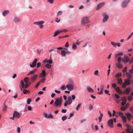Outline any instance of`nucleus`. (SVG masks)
I'll use <instances>...</instances> for the list:
<instances>
[{
	"instance_id": "nucleus-1",
	"label": "nucleus",
	"mask_w": 133,
	"mask_h": 133,
	"mask_svg": "<svg viewBox=\"0 0 133 133\" xmlns=\"http://www.w3.org/2000/svg\"><path fill=\"white\" fill-rule=\"evenodd\" d=\"M90 20L89 18L88 17H83L81 21V23L83 25H85L89 23Z\"/></svg>"
},
{
	"instance_id": "nucleus-2",
	"label": "nucleus",
	"mask_w": 133,
	"mask_h": 133,
	"mask_svg": "<svg viewBox=\"0 0 133 133\" xmlns=\"http://www.w3.org/2000/svg\"><path fill=\"white\" fill-rule=\"evenodd\" d=\"M111 85L112 87L114 88L118 93L121 94H123V92L117 86L116 84L113 83Z\"/></svg>"
},
{
	"instance_id": "nucleus-3",
	"label": "nucleus",
	"mask_w": 133,
	"mask_h": 133,
	"mask_svg": "<svg viewBox=\"0 0 133 133\" xmlns=\"http://www.w3.org/2000/svg\"><path fill=\"white\" fill-rule=\"evenodd\" d=\"M55 99L56 100L54 104L56 105V107L58 106L61 107V104L62 103V100L61 99L59 98H56Z\"/></svg>"
},
{
	"instance_id": "nucleus-4",
	"label": "nucleus",
	"mask_w": 133,
	"mask_h": 133,
	"mask_svg": "<svg viewBox=\"0 0 133 133\" xmlns=\"http://www.w3.org/2000/svg\"><path fill=\"white\" fill-rule=\"evenodd\" d=\"M130 2V0H124L122 2L121 6L123 8L127 7L128 4Z\"/></svg>"
},
{
	"instance_id": "nucleus-5",
	"label": "nucleus",
	"mask_w": 133,
	"mask_h": 133,
	"mask_svg": "<svg viewBox=\"0 0 133 133\" xmlns=\"http://www.w3.org/2000/svg\"><path fill=\"white\" fill-rule=\"evenodd\" d=\"M38 76L37 74H34L32 76H31L30 79V81L31 82L33 83L35 81L37 80Z\"/></svg>"
},
{
	"instance_id": "nucleus-6",
	"label": "nucleus",
	"mask_w": 133,
	"mask_h": 133,
	"mask_svg": "<svg viewBox=\"0 0 133 133\" xmlns=\"http://www.w3.org/2000/svg\"><path fill=\"white\" fill-rule=\"evenodd\" d=\"M46 75L45 70L44 69L43 70H42L41 72L39 74V78H45Z\"/></svg>"
},
{
	"instance_id": "nucleus-7",
	"label": "nucleus",
	"mask_w": 133,
	"mask_h": 133,
	"mask_svg": "<svg viewBox=\"0 0 133 133\" xmlns=\"http://www.w3.org/2000/svg\"><path fill=\"white\" fill-rule=\"evenodd\" d=\"M103 22L104 23L107 21L109 18V16L105 13H103Z\"/></svg>"
},
{
	"instance_id": "nucleus-8",
	"label": "nucleus",
	"mask_w": 133,
	"mask_h": 133,
	"mask_svg": "<svg viewBox=\"0 0 133 133\" xmlns=\"http://www.w3.org/2000/svg\"><path fill=\"white\" fill-rule=\"evenodd\" d=\"M123 54L122 52H120L119 53L117 54L116 55V57H118L117 60L118 61V62H121V56H122Z\"/></svg>"
},
{
	"instance_id": "nucleus-9",
	"label": "nucleus",
	"mask_w": 133,
	"mask_h": 133,
	"mask_svg": "<svg viewBox=\"0 0 133 133\" xmlns=\"http://www.w3.org/2000/svg\"><path fill=\"white\" fill-rule=\"evenodd\" d=\"M66 87L68 88V90H72L74 89V85L71 84H68L66 85Z\"/></svg>"
},
{
	"instance_id": "nucleus-10",
	"label": "nucleus",
	"mask_w": 133,
	"mask_h": 133,
	"mask_svg": "<svg viewBox=\"0 0 133 133\" xmlns=\"http://www.w3.org/2000/svg\"><path fill=\"white\" fill-rule=\"evenodd\" d=\"M113 119L111 118L108 121V125L111 128H113Z\"/></svg>"
},
{
	"instance_id": "nucleus-11",
	"label": "nucleus",
	"mask_w": 133,
	"mask_h": 133,
	"mask_svg": "<svg viewBox=\"0 0 133 133\" xmlns=\"http://www.w3.org/2000/svg\"><path fill=\"white\" fill-rule=\"evenodd\" d=\"M105 3L104 2L98 4L96 8V10H98L100 9L101 8L103 7V6L104 5Z\"/></svg>"
},
{
	"instance_id": "nucleus-12",
	"label": "nucleus",
	"mask_w": 133,
	"mask_h": 133,
	"mask_svg": "<svg viewBox=\"0 0 133 133\" xmlns=\"http://www.w3.org/2000/svg\"><path fill=\"white\" fill-rule=\"evenodd\" d=\"M38 61L37 59H34V61L33 62L32 64H30V67L33 68L35 66L36 64V63Z\"/></svg>"
},
{
	"instance_id": "nucleus-13",
	"label": "nucleus",
	"mask_w": 133,
	"mask_h": 133,
	"mask_svg": "<svg viewBox=\"0 0 133 133\" xmlns=\"http://www.w3.org/2000/svg\"><path fill=\"white\" fill-rule=\"evenodd\" d=\"M44 115L45 117L49 118H52L54 116L51 113L48 115L47 114L44 113Z\"/></svg>"
},
{
	"instance_id": "nucleus-14",
	"label": "nucleus",
	"mask_w": 133,
	"mask_h": 133,
	"mask_svg": "<svg viewBox=\"0 0 133 133\" xmlns=\"http://www.w3.org/2000/svg\"><path fill=\"white\" fill-rule=\"evenodd\" d=\"M104 88V86L103 85H101L100 86V92H98L97 94H98L101 95L103 94V90Z\"/></svg>"
},
{
	"instance_id": "nucleus-15",
	"label": "nucleus",
	"mask_w": 133,
	"mask_h": 133,
	"mask_svg": "<svg viewBox=\"0 0 133 133\" xmlns=\"http://www.w3.org/2000/svg\"><path fill=\"white\" fill-rule=\"evenodd\" d=\"M110 43L114 47H116L117 45L118 47H120L121 46V44L119 43H116L113 42L111 41Z\"/></svg>"
},
{
	"instance_id": "nucleus-16",
	"label": "nucleus",
	"mask_w": 133,
	"mask_h": 133,
	"mask_svg": "<svg viewBox=\"0 0 133 133\" xmlns=\"http://www.w3.org/2000/svg\"><path fill=\"white\" fill-rule=\"evenodd\" d=\"M124 59L122 60L124 62H128L130 60L129 57L125 55L124 56Z\"/></svg>"
},
{
	"instance_id": "nucleus-17",
	"label": "nucleus",
	"mask_w": 133,
	"mask_h": 133,
	"mask_svg": "<svg viewBox=\"0 0 133 133\" xmlns=\"http://www.w3.org/2000/svg\"><path fill=\"white\" fill-rule=\"evenodd\" d=\"M45 23V22L43 21H41L39 22H35L34 23L35 24L41 25Z\"/></svg>"
},
{
	"instance_id": "nucleus-18",
	"label": "nucleus",
	"mask_w": 133,
	"mask_h": 133,
	"mask_svg": "<svg viewBox=\"0 0 133 133\" xmlns=\"http://www.w3.org/2000/svg\"><path fill=\"white\" fill-rule=\"evenodd\" d=\"M9 13V11L7 10H5L2 12V14L3 16H5Z\"/></svg>"
},
{
	"instance_id": "nucleus-19",
	"label": "nucleus",
	"mask_w": 133,
	"mask_h": 133,
	"mask_svg": "<svg viewBox=\"0 0 133 133\" xmlns=\"http://www.w3.org/2000/svg\"><path fill=\"white\" fill-rule=\"evenodd\" d=\"M130 79H129L128 78H126L124 80V82L127 84V85H130L131 84Z\"/></svg>"
},
{
	"instance_id": "nucleus-20",
	"label": "nucleus",
	"mask_w": 133,
	"mask_h": 133,
	"mask_svg": "<svg viewBox=\"0 0 133 133\" xmlns=\"http://www.w3.org/2000/svg\"><path fill=\"white\" fill-rule=\"evenodd\" d=\"M15 114V117L17 118H19L20 116V114L16 111H15L14 113Z\"/></svg>"
},
{
	"instance_id": "nucleus-21",
	"label": "nucleus",
	"mask_w": 133,
	"mask_h": 133,
	"mask_svg": "<svg viewBox=\"0 0 133 133\" xmlns=\"http://www.w3.org/2000/svg\"><path fill=\"white\" fill-rule=\"evenodd\" d=\"M66 101H68V104L70 105L72 102L71 97V96H69L67 100Z\"/></svg>"
},
{
	"instance_id": "nucleus-22",
	"label": "nucleus",
	"mask_w": 133,
	"mask_h": 133,
	"mask_svg": "<svg viewBox=\"0 0 133 133\" xmlns=\"http://www.w3.org/2000/svg\"><path fill=\"white\" fill-rule=\"evenodd\" d=\"M127 77V78L131 79L132 77V75L129 72H127L126 73Z\"/></svg>"
},
{
	"instance_id": "nucleus-23",
	"label": "nucleus",
	"mask_w": 133,
	"mask_h": 133,
	"mask_svg": "<svg viewBox=\"0 0 133 133\" xmlns=\"http://www.w3.org/2000/svg\"><path fill=\"white\" fill-rule=\"evenodd\" d=\"M116 65L117 67L121 69L123 67L122 64L121 63V62H118L116 64Z\"/></svg>"
},
{
	"instance_id": "nucleus-24",
	"label": "nucleus",
	"mask_w": 133,
	"mask_h": 133,
	"mask_svg": "<svg viewBox=\"0 0 133 133\" xmlns=\"http://www.w3.org/2000/svg\"><path fill=\"white\" fill-rule=\"evenodd\" d=\"M14 21L15 22L18 23L20 22L21 20L19 18L17 17H14Z\"/></svg>"
},
{
	"instance_id": "nucleus-25",
	"label": "nucleus",
	"mask_w": 133,
	"mask_h": 133,
	"mask_svg": "<svg viewBox=\"0 0 133 133\" xmlns=\"http://www.w3.org/2000/svg\"><path fill=\"white\" fill-rule=\"evenodd\" d=\"M131 89L129 87L127 88L125 90V92L127 94H129L130 91Z\"/></svg>"
},
{
	"instance_id": "nucleus-26",
	"label": "nucleus",
	"mask_w": 133,
	"mask_h": 133,
	"mask_svg": "<svg viewBox=\"0 0 133 133\" xmlns=\"http://www.w3.org/2000/svg\"><path fill=\"white\" fill-rule=\"evenodd\" d=\"M87 90L88 92H94L93 89L89 87H88L87 88Z\"/></svg>"
},
{
	"instance_id": "nucleus-27",
	"label": "nucleus",
	"mask_w": 133,
	"mask_h": 133,
	"mask_svg": "<svg viewBox=\"0 0 133 133\" xmlns=\"http://www.w3.org/2000/svg\"><path fill=\"white\" fill-rule=\"evenodd\" d=\"M3 105V107L2 108V110L4 112L6 110L7 107L5 103H4Z\"/></svg>"
},
{
	"instance_id": "nucleus-28",
	"label": "nucleus",
	"mask_w": 133,
	"mask_h": 133,
	"mask_svg": "<svg viewBox=\"0 0 133 133\" xmlns=\"http://www.w3.org/2000/svg\"><path fill=\"white\" fill-rule=\"evenodd\" d=\"M30 80V79L28 77H26L24 79V81L25 83H28Z\"/></svg>"
},
{
	"instance_id": "nucleus-29",
	"label": "nucleus",
	"mask_w": 133,
	"mask_h": 133,
	"mask_svg": "<svg viewBox=\"0 0 133 133\" xmlns=\"http://www.w3.org/2000/svg\"><path fill=\"white\" fill-rule=\"evenodd\" d=\"M127 118L128 120H130L131 118V115L129 113H127L126 114Z\"/></svg>"
},
{
	"instance_id": "nucleus-30",
	"label": "nucleus",
	"mask_w": 133,
	"mask_h": 133,
	"mask_svg": "<svg viewBox=\"0 0 133 133\" xmlns=\"http://www.w3.org/2000/svg\"><path fill=\"white\" fill-rule=\"evenodd\" d=\"M31 84V83L30 82L25 83V89H26L28 88Z\"/></svg>"
},
{
	"instance_id": "nucleus-31",
	"label": "nucleus",
	"mask_w": 133,
	"mask_h": 133,
	"mask_svg": "<svg viewBox=\"0 0 133 133\" xmlns=\"http://www.w3.org/2000/svg\"><path fill=\"white\" fill-rule=\"evenodd\" d=\"M60 33V32L59 31H55L54 33V35H53V37H55L58 34Z\"/></svg>"
},
{
	"instance_id": "nucleus-32",
	"label": "nucleus",
	"mask_w": 133,
	"mask_h": 133,
	"mask_svg": "<svg viewBox=\"0 0 133 133\" xmlns=\"http://www.w3.org/2000/svg\"><path fill=\"white\" fill-rule=\"evenodd\" d=\"M117 80L118 81V83L119 84H121L122 83V79L120 78H118Z\"/></svg>"
},
{
	"instance_id": "nucleus-33",
	"label": "nucleus",
	"mask_w": 133,
	"mask_h": 133,
	"mask_svg": "<svg viewBox=\"0 0 133 133\" xmlns=\"http://www.w3.org/2000/svg\"><path fill=\"white\" fill-rule=\"evenodd\" d=\"M118 115L122 119L125 117L123 115V114L122 113L120 112H119Z\"/></svg>"
},
{
	"instance_id": "nucleus-34",
	"label": "nucleus",
	"mask_w": 133,
	"mask_h": 133,
	"mask_svg": "<svg viewBox=\"0 0 133 133\" xmlns=\"http://www.w3.org/2000/svg\"><path fill=\"white\" fill-rule=\"evenodd\" d=\"M121 101L122 102H126L127 101V99L125 97H123L121 98Z\"/></svg>"
},
{
	"instance_id": "nucleus-35",
	"label": "nucleus",
	"mask_w": 133,
	"mask_h": 133,
	"mask_svg": "<svg viewBox=\"0 0 133 133\" xmlns=\"http://www.w3.org/2000/svg\"><path fill=\"white\" fill-rule=\"evenodd\" d=\"M61 53L63 56H65L66 55L65 50H62L61 51Z\"/></svg>"
},
{
	"instance_id": "nucleus-36",
	"label": "nucleus",
	"mask_w": 133,
	"mask_h": 133,
	"mask_svg": "<svg viewBox=\"0 0 133 133\" xmlns=\"http://www.w3.org/2000/svg\"><path fill=\"white\" fill-rule=\"evenodd\" d=\"M46 67L48 69H49L51 68V65L48 63H47L45 65Z\"/></svg>"
},
{
	"instance_id": "nucleus-37",
	"label": "nucleus",
	"mask_w": 133,
	"mask_h": 133,
	"mask_svg": "<svg viewBox=\"0 0 133 133\" xmlns=\"http://www.w3.org/2000/svg\"><path fill=\"white\" fill-rule=\"evenodd\" d=\"M93 106L92 105H91V104H89V109L90 110H92L93 108Z\"/></svg>"
},
{
	"instance_id": "nucleus-38",
	"label": "nucleus",
	"mask_w": 133,
	"mask_h": 133,
	"mask_svg": "<svg viewBox=\"0 0 133 133\" xmlns=\"http://www.w3.org/2000/svg\"><path fill=\"white\" fill-rule=\"evenodd\" d=\"M121 74L120 72H119L115 76V77L116 78H117L118 77H121Z\"/></svg>"
},
{
	"instance_id": "nucleus-39",
	"label": "nucleus",
	"mask_w": 133,
	"mask_h": 133,
	"mask_svg": "<svg viewBox=\"0 0 133 133\" xmlns=\"http://www.w3.org/2000/svg\"><path fill=\"white\" fill-rule=\"evenodd\" d=\"M67 118V117L66 116H63L62 117L61 119L63 121H64L65 120H66Z\"/></svg>"
},
{
	"instance_id": "nucleus-40",
	"label": "nucleus",
	"mask_w": 133,
	"mask_h": 133,
	"mask_svg": "<svg viewBox=\"0 0 133 133\" xmlns=\"http://www.w3.org/2000/svg\"><path fill=\"white\" fill-rule=\"evenodd\" d=\"M46 81V79L45 78H43V79L40 80L39 82L42 83H44Z\"/></svg>"
},
{
	"instance_id": "nucleus-41",
	"label": "nucleus",
	"mask_w": 133,
	"mask_h": 133,
	"mask_svg": "<svg viewBox=\"0 0 133 133\" xmlns=\"http://www.w3.org/2000/svg\"><path fill=\"white\" fill-rule=\"evenodd\" d=\"M66 88H67L66 87H66L64 85H63L62 87H61L60 88V89L61 90H64Z\"/></svg>"
},
{
	"instance_id": "nucleus-42",
	"label": "nucleus",
	"mask_w": 133,
	"mask_h": 133,
	"mask_svg": "<svg viewBox=\"0 0 133 133\" xmlns=\"http://www.w3.org/2000/svg\"><path fill=\"white\" fill-rule=\"evenodd\" d=\"M81 105H82V104L81 103L79 104L76 108V110H78Z\"/></svg>"
},
{
	"instance_id": "nucleus-43",
	"label": "nucleus",
	"mask_w": 133,
	"mask_h": 133,
	"mask_svg": "<svg viewBox=\"0 0 133 133\" xmlns=\"http://www.w3.org/2000/svg\"><path fill=\"white\" fill-rule=\"evenodd\" d=\"M69 37V36L68 35H66L64 36H60L59 37V39L62 38H66L67 37Z\"/></svg>"
},
{
	"instance_id": "nucleus-44",
	"label": "nucleus",
	"mask_w": 133,
	"mask_h": 133,
	"mask_svg": "<svg viewBox=\"0 0 133 133\" xmlns=\"http://www.w3.org/2000/svg\"><path fill=\"white\" fill-rule=\"evenodd\" d=\"M64 49L66 50H65L66 54H69L70 53V51L68 50L67 49L65 48Z\"/></svg>"
},
{
	"instance_id": "nucleus-45",
	"label": "nucleus",
	"mask_w": 133,
	"mask_h": 133,
	"mask_svg": "<svg viewBox=\"0 0 133 133\" xmlns=\"http://www.w3.org/2000/svg\"><path fill=\"white\" fill-rule=\"evenodd\" d=\"M62 13L63 12L62 11H59L57 12V16H60L62 14Z\"/></svg>"
},
{
	"instance_id": "nucleus-46",
	"label": "nucleus",
	"mask_w": 133,
	"mask_h": 133,
	"mask_svg": "<svg viewBox=\"0 0 133 133\" xmlns=\"http://www.w3.org/2000/svg\"><path fill=\"white\" fill-rule=\"evenodd\" d=\"M77 48V45H76L74 43L73 44V45L72 46V49L75 50Z\"/></svg>"
},
{
	"instance_id": "nucleus-47",
	"label": "nucleus",
	"mask_w": 133,
	"mask_h": 133,
	"mask_svg": "<svg viewBox=\"0 0 133 133\" xmlns=\"http://www.w3.org/2000/svg\"><path fill=\"white\" fill-rule=\"evenodd\" d=\"M52 60L51 59H50L47 61V63L50 64H51L52 63Z\"/></svg>"
},
{
	"instance_id": "nucleus-48",
	"label": "nucleus",
	"mask_w": 133,
	"mask_h": 133,
	"mask_svg": "<svg viewBox=\"0 0 133 133\" xmlns=\"http://www.w3.org/2000/svg\"><path fill=\"white\" fill-rule=\"evenodd\" d=\"M127 85V84L124 82L122 84V87L123 88H125L126 87Z\"/></svg>"
},
{
	"instance_id": "nucleus-49",
	"label": "nucleus",
	"mask_w": 133,
	"mask_h": 133,
	"mask_svg": "<svg viewBox=\"0 0 133 133\" xmlns=\"http://www.w3.org/2000/svg\"><path fill=\"white\" fill-rule=\"evenodd\" d=\"M31 101V99L30 98H28L27 101V103L28 104H30V102Z\"/></svg>"
},
{
	"instance_id": "nucleus-50",
	"label": "nucleus",
	"mask_w": 133,
	"mask_h": 133,
	"mask_svg": "<svg viewBox=\"0 0 133 133\" xmlns=\"http://www.w3.org/2000/svg\"><path fill=\"white\" fill-rule=\"evenodd\" d=\"M47 2L50 3L51 4H52L54 3V0H48Z\"/></svg>"
},
{
	"instance_id": "nucleus-51",
	"label": "nucleus",
	"mask_w": 133,
	"mask_h": 133,
	"mask_svg": "<svg viewBox=\"0 0 133 133\" xmlns=\"http://www.w3.org/2000/svg\"><path fill=\"white\" fill-rule=\"evenodd\" d=\"M59 32H60V33L61 32H67L68 31V30H66V29H63V30H59Z\"/></svg>"
},
{
	"instance_id": "nucleus-52",
	"label": "nucleus",
	"mask_w": 133,
	"mask_h": 133,
	"mask_svg": "<svg viewBox=\"0 0 133 133\" xmlns=\"http://www.w3.org/2000/svg\"><path fill=\"white\" fill-rule=\"evenodd\" d=\"M127 67H126V66L123 69L122 71L124 72H125L127 71Z\"/></svg>"
},
{
	"instance_id": "nucleus-53",
	"label": "nucleus",
	"mask_w": 133,
	"mask_h": 133,
	"mask_svg": "<svg viewBox=\"0 0 133 133\" xmlns=\"http://www.w3.org/2000/svg\"><path fill=\"white\" fill-rule=\"evenodd\" d=\"M74 115V114L73 113H71L70 114L69 117H68V119H70L71 117H72Z\"/></svg>"
},
{
	"instance_id": "nucleus-54",
	"label": "nucleus",
	"mask_w": 133,
	"mask_h": 133,
	"mask_svg": "<svg viewBox=\"0 0 133 133\" xmlns=\"http://www.w3.org/2000/svg\"><path fill=\"white\" fill-rule=\"evenodd\" d=\"M132 97L130 96H129L128 97V99L129 101H131L132 100Z\"/></svg>"
},
{
	"instance_id": "nucleus-55",
	"label": "nucleus",
	"mask_w": 133,
	"mask_h": 133,
	"mask_svg": "<svg viewBox=\"0 0 133 133\" xmlns=\"http://www.w3.org/2000/svg\"><path fill=\"white\" fill-rule=\"evenodd\" d=\"M126 109V107H121V109L122 110L124 111Z\"/></svg>"
},
{
	"instance_id": "nucleus-56",
	"label": "nucleus",
	"mask_w": 133,
	"mask_h": 133,
	"mask_svg": "<svg viewBox=\"0 0 133 133\" xmlns=\"http://www.w3.org/2000/svg\"><path fill=\"white\" fill-rule=\"evenodd\" d=\"M34 73V72H33V71H32V70H31V71H30L29 73H28L27 74V75L28 76V75H31V74L33 73Z\"/></svg>"
},
{
	"instance_id": "nucleus-57",
	"label": "nucleus",
	"mask_w": 133,
	"mask_h": 133,
	"mask_svg": "<svg viewBox=\"0 0 133 133\" xmlns=\"http://www.w3.org/2000/svg\"><path fill=\"white\" fill-rule=\"evenodd\" d=\"M133 35V32H132L131 33V35L129 36V37H128L127 39V40H128L130 38H131Z\"/></svg>"
},
{
	"instance_id": "nucleus-58",
	"label": "nucleus",
	"mask_w": 133,
	"mask_h": 133,
	"mask_svg": "<svg viewBox=\"0 0 133 133\" xmlns=\"http://www.w3.org/2000/svg\"><path fill=\"white\" fill-rule=\"evenodd\" d=\"M122 119L123 120V122L124 123H126L127 121V119L125 116L122 118Z\"/></svg>"
},
{
	"instance_id": "nucleus-59",
	"label": "nucleus",
	"mask_w": 133,
	"mask_h": 133,
	"mask_svg": "<svg viewBox=\"0 0 133 133\" xmlns=\"http://www.w3.org/2000/svg\"><path fill=\"white\" fill-rule=\"evenodd\" d=\"M126 126L128 128H130V129H131V127L129 124H126Z\"/></svg>"
},
{
	"instance_id": "nucleus-60",
	"label": "nucleus",
	"mask_w": 133,
	"mask_h": 133,
	"mask_svg": "<svg viewBox=\"0 0 133 133\" xmlns=\"http://www.w3.org/2000/svg\"><path fill=\"white\" fill-rule=\"evenodd\" d=\"M104 92L106 94H108L109 95H110V94L109 93H108V92H109V91L107 90H105L104 91Z\"/></svg>"
},
{
	"instance_id": "nucleus-61",
	"label": "nucleus",
	"mask_w": 133,
	"mask_h": 133,
	"mask_svg": "<svg viewBox=\"0 0 133 133\" xmlns=\"http://www.w3.org/2000/svg\"><path fill=\"white\" fill-rule=\"evenodd\" d=\"M115 96L116 99H118V98H120V96L116 94H115Z\"/></svg>"
},
{
	"instance_id": "nucleus-62",
	"label": "nucleus",
	"mask_w": 133,
	"mask_h": 133,
	"mask_svg": "<svg viewBox=\"0 0 133 133\" xmlns=\"http://www.w3.org/2000/svg\"><path fill=\"white\" fill-rule=\"evenodd\" d=\"M71 99L73 100H74L76 98V97L75 95H72L71 97Z\"/></svg>"
},
{
	"instance_id": "nucleus-63",
	"label": "nucleus",
	"mask_w": 133,
	"mask_h": 133,
	"mask_svg": "<svg viewBox=\"0 0 133 133\" xmlns=\"http://www.w3.org/2000/svg\"><path fill=\"white\" fill-rule=\"evenodd\" d=\"M129 63L130 64H132L133 63V57L131 58L130 60V61Z\"/></svg>"
},
{
	"instance_id": "nucleus-64",
	"label": "nucleus",
	"mask_w": 133,
	"mask_h": 133,
	"mask_svg": "<svg viewBox=\"0 0 133 133\" xmlns=\"http://www.w3.org/2000/svg\"><path fill=\"white\" fill-rule=\"evenodd\" d=\"M130 128L127 129L126 130V131L128 133H130V132L131 131H130Z\"/></svg>"
}]
</instances>
